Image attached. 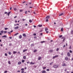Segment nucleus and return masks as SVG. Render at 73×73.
<instances>
[{
    "instance_id": "f257e3e1",
    "label": "nucleus",
    "mask_w": 73,
    "mask_h": 73,
    "mask_svg": "<svg viewBox=\"0 0 73 73\" xmlns=\"http://www.w3.org/2000/svg\"><path fill=\"white\" fill-rule=\"evenodd\" d=\"M59 66V65L58 64H55L53 66V67L54 68H57Z\"/></svg>"
},
{
    "instance_id": "f03ea898",
    "label": "nucleus",
    "mask_w": 73,
    "mask_h": 73,
    "mask_svg": "<svg viewBox=\"0 0 73 73\" xmlns=\"http://www.w3.org/2000/svg\"><path fill=\"white\" fill-rule=\"evenodd\" d=\"M58 57V55H56L55 56H54L53 57V58H56V57Z\"/></svg>"
},
{
    "instance_id": "7ed1b4c3",
    "label": "nucleus",
    "mask_w": 73,
    "mask_h": 73,
    "mask_svg": "<svg viewBox=\"0 0 73 73\" xmlns=\"http://www.w3.org/2000/svg\"><path fill=\"white\" fill-rule=\"evenodd\" d=\"M66 64H65V63H63L62 64V66H66Z\"/></svg>"
},
{
    "instance_id": "20e7f679",
    "label": "nucleus",
    "mask_w": 73,
    "mask_h": 73,
    "mask_svg": "<svg viewBox=\"0 0 73 73\" xmlns=\"http://www.w3.org/2000/svg\"><path fill=\"white\" fill-rule=\"evenodd\" d=\"M62 39H63V40H62V42H64V41H65V37H62Z\"/></svg>"
},
{
    "instance_id": "39448f33",
    "label": "nucleus",
    "mask_w": 73,
    "mask_h": 73,
    "mask_svg": "<svg viewBox=\"0 0 73 73\" xmlns=\"http://www.w3.org/2000/svg\"><path fill=\"white\" fill-rule=\"evenodd\" d=\"M19 26H17L15 27L14 29H19Z\"/></svg>"
},
{
    "instance_id": "423d86ee",
    "label": "nucleus",
    "mask_w": 73,
    "mask_h": 73,
    "mask_svg": "<svg viewBox=\"0 0 73 73\" xmlns=\"http://www.w3.org/2000/svg\"><path fill=\"white\" fill-rule=\"evenodd\" d=\"M67 55L68 56V57H69L70 56V53H69V52H68L67 53Z\"/></svg>"
},
{
    "instance_id": "0eeeda50",
    "label": "nucleus",
    "mask_w": 73,
    "mask_h": 73,
    "mask_svg": "<svg viewBox=\"0 0 73 73\" xmlns=\"http://www.w3.org/2000/svg\"><path fill=\"white\" fill-rule=\"evenodd\" d=\"M18 65H20V64H21V62H19L18 63Z\"/></svg>"
},
{
    "instance_id": "6e6552de",
    "label": "nucleus",
    "mask_w": 73,
    "mask_h": 73,
    "mask_svg": "<svg viewBox=\"0 0 73 73\" xmlns=\"http://www.w3.org/2000/svg\"><path fill=\"white\" fill-rule=\"evenodd\" d=\"M35 63V62L34 63H33L32 62H31L30 63V64H32V65H34Z\"/></svg>"
},
{
    "instance_id": "1a4fd4ad",
    "label": "nucleus",
    "mask_w": 73,
    "mask_h": 73,
    "mask_svg": "<svg viewBox=\"0 0 73 73\" xmlns=\"http://www.w3.org/2000/svg\"><path fill=\"white\" fill-rule=\"evenodd\" d=\"M17 53V52L16 51H13V54H16Z\"/></svg>"
},
{
    "instance_id": "9d476101",
    "label": "nucleus",
    "mask_w": 73,
    "mask_h": 73,
    "mask_svg": "<svg viewBox=\"0 0 73 73\" xmlns=\"http://www.w3.org/2000/svg\"><path fill=\"white\" fill-rule=\"evenodd\" d=\"M65 60H66V61H67V60H68V57H66L65 58Z\"/></svg>"
},
{
    "instance_id": "9b49d317",
    "label": "nucleus",
    "mask_w": 73,
    "mask_h": 73,
    "mask_svg": "<svg viewBox=\"0 0 73 73\" xmlns=\"http://www.w3.org/2000/svg\"><path fill=\"white\" fill-rule=\"evenodd\" d=\"M41 59V57L40 56L38 57V60H40V59Z\"/></svg>"
},
{
    "instance_id": "f8f14e48",
    "label": "nucleus",
    "mask_w": 73,
    "mask_h": 73,
    "mask_svg": "<svg viewBox=\"0 0 73 73\" xmlns=\"http://www.w3.org/2000/svg\"><path fill=\"white\" fill-rule=\"evenodd\" d=\"M23 36H24V37H26V35L25 34H23Z\"/></svg>"
},
{
    "instance_id": "ddd939ff",
    "label": "nucleus",
    "mask_w": 73,
    "mask_h": 73,
    "mask_svg": "<svg viewBox=\"0 0 73 73\" xmlns=\"http://www.w3.org/2000/svg\"><path fill=\"white\" fill-rule=\"evenodd\" d=\"M7 37V36L6 35H4V36H2V38H3V37L6 38Z\"/></svg>"
},
{
    "instance_id": "4468645a",
    "label": "nucleus",
    "mask_w": 73,
    "mask_h": 73,
    "mask_svg": "<svg viewBox=\"0 0 73 73\" xmlns=\"http://www.w3.org/2000/svg\"><path fill=\"white\" fill-rule=\"evenodd\" d=\"M19 38H20V39H21V38H22V35H20L19 36Z\"/></svg>"
},
{
    "instance_id": "2eb2a0df",
    "label": "nucleus",
    "mask_w": 73,
    "mask_h": 73,
    "mask_svg": "<svg viewBox=\"0 0 73 73\" xmlns=\"http://www.w3.org/2000/svg\"><path fill=\"white\" fill-rule=\"evenodd\" d=\"M46 73V71L45 70H44L42 71V73Z\"/></svg>"
},
{
    "instance_id": "dca6fc26",
    "label": "nucleus",
    "mask_w": 73,
    "mask_h": 73,
    "mask_svg": "<svg viewBox=\"0 0 73 73\" xmlns=\"http://www.w3.org/2000/svg\"><path fill=\"white\" fill-rule=\"evenodd\" d=\"M11 13V12H9L7 14V16H9V14H10V13Z\"/></svg>"
},
{
    "instance_id": "f3484780",
    "label": "nucleus",
    "mask_w": 73,
    "mask_h": 73,
    "mask_svg": "<svg viewBox=\"0 0 73 73\" xmlns=\"http://www.w3.org/2000/svg\"><path fill=\"white\" fill-rule=\"evenodd\" d=\"M9 54H10V55H11V54H12V53L11 52H9Z\"/></svg>"
},
{
    "instance_id": "a211bd4d",
    "label": "nucleus",
    "mask_w": 73,
    "mask_h": 73,
    "mask_svg": "<svg viewBox=\"0 0 73 73\" xmlns=\"http://www.w3.org/2000/svg\"><path fill=\"white\" fill-rule=\"evenodd\" d=\"M45 31H48V29L47 28H45Z\"/></svg>"
},
{
    "instance_id": "6ab92c4d",
    "label": "nucleus",
    "mask_w": 73,
    "mask_h": 73,
    "mask_svg": "<svg viewBox=\"0 0 73 73\" xmlns=\"http://www.w3.org/2000/svg\"><path fill=\"white\" fill-rule=\"evenodd\" d=\"M8 64H9L10 65H11V61H9L8 62Z\"/></svg>"
},
{
    "instance_id": "aec40b11",
    "label": "nucleus",
    "mask_w": 73,
    "mask_h": 73,
    "mask_svg": "<svg viewBox=\"0 0 73 73\" xmlns=\"http://www.w3.org/2000/svg\"><path fill=\"white\" fill-rule=\"evenodd\" d=\"M46 18V19H49V16H47Z\"/></svg>"
},
{
    "instance_id": "412c9836",
    "label": "nucleus",
    "mask_w": 73,
    "mask_h": 73,
    "mask_svg": "<svg viewBox=\"0 0 73 73\" xmlns=\"http://www.w3.org/2000/svg\"><path fill=\"white\" fill-rule=\"evenodd\" d=\"M27 49L24 50H23V52H25V51H27Z\"/></svg>"
},
{
    "instance_id": "4be33fe9",
    "label": "nucleus",
    "mask_w": 73,
    "mask_h": 73,
    "mask_svg": "<svg viewBox=\"0 0 73 73\" xmlns=\"http://www.w3.org/2000/svg\"><path fill=\"white\" fill-rule=\"evenodd\" d=\"M23 58H24V59H26V56H24L23 57Z\"/></svg>"
},
{
    "instance_id": "5701e85b",
    "label": "nucleus",
    "mask_w": 73,
    "mask_h": 73,
    "mask_svg": "<svg viewBox=\"0 0 73 73\" xmlns=\"http://www.w3.org/2000/svg\"><path fill=\"white\" fill-rule=\"evenodd\" d=\"M53 52V50H50V52Z\"/></svg>"
},
{
    "instance_id": "b1692460",
    "label": "nucleus",
    "mask_w": 73,
    "mask_h": 73,
    "mask_svg": "<svg viewBox=\"0 0 73 73\" xmlns=\"http://www.w3.org/2000/svg\"><path fill=\"white\" fill-rule=\"evenodd\" d=\"M0 32L1 33H4V31H1Z\"/></svg>"
},
{
    "instance_id": "393cba45",
    "label": "nucleus",
    "mask_w": 73,
    "mask_h": 73,
    "mask_svg": "<svg viewBox=\"0 0 73 73\" xmlns=\"http://www.w3.org/2000/svg\"><path fill=\"white\" fill-rule=\"evenodd\" d=\"M37 52V50L36 49L35 50H34V52Z\"/></svg>"
},
{
    "instance_id": "a878e982",
    "label": "nucleus",
    "mask_w": 73,
    "mask_h": 73,
    "mask_svg": "<svg viewBox=\"0 0 73 73\" xmlns=\"http://www.w3.org/2000/svg\"><path fill=\"white\" fill-rule=\"evenodd\" d=\"M18 34H19V33H17L16 34H15V35H14V36H16L17 35H18Z\"/></svg>"
},
{
    "instance_id": "bb28decb",
    "label": "nucleus",
    "mask_w": 73,
    "mask_h": 73,
    "mask_svg": "<svg viewBox=\"0 0 73 73\" xmlns=\"http://www.w3.org/2000/svg\"><path fill=\"white\" fill-rule=\"evenodd\" d=\"M29 22H30V23H32V20H31L30 19L29 20Z\"/></svg>"
},
{
    "instance_id": "cd10ccee",
    "label": "nucleus",
    "mask_w": 73,
    "mask_h": 73,
    "mask_svg": "<svg viewBox=\"0 0 73 73\" xmlns=\"http://www.w3.org/2000/svg\"><path fill=\"white\" fill-rule=\"evenodd\" d=\"M42 25H38V27H42Z\"/></svg>"
},
{
    "instance_id": "c85d7f7f",
    "label": "nucleus",
    "mask_w": 73,
    "mask_h": 73,
    "mask_svg": "<svg viewBox=\"0 0 73 73\" xmlns=\"http://www.w3.org/2000/svg\"><path fill=\"white\" fill-rule=\"evenodd\" d=\"M25 61V60H22V62L23 63V62H24Z\"/></svg>"
},
{
    "instance_id": "c756f323",
    "label": "nucleus",
    "mask_w": 73,
    "mask_h": 73,
    "mask_svg": "<svg viewBox=\"0 0 73 73\" xmlns=\"http://www.w3.org/2000/svg\"><path fill=\"white\" fill-rule=\"evenodd\" d=\"M15 26H17V25H19V24H17L16 25L15 24L14 25Z\"/></svg>"
},
{
    "instance_id": "7c9ffc66",
    "label": "nucleus",
    "mask_w": 73,
    "mask_h": 73,
    "mask_svg": "<svg viewBox=\"0 0 73 73\" xmlns=\"http://www.w3.org/2000/svg\"><path fill=\"white\" fill-rule=\"evenodd\" d=\"M5 56H8V55L7 54L5 53Z\"/></svg>"
},
{
    "instance_id": "2f4dec72",
    "label": "nucleus",
    "mask_w": 73,
    "mask_h": 73,
    "mask_svg": "<svg viewBox=\"0 0 73 73\" xmlns=\"http://www.w3.org/2000/svg\"><path fill=\"white\" fill-rule=\"evenodd\" d=\"M61 31L62 32V31H63V28H62L61 29Z\"/></svg>"
},
{
    "instance_id": "473e14b6",
    "label": "nucleus",
    "mask_w": 73,
    "mask_h": 73,
    "mask_svg": "<svg viewBox=\"0 0 73 73\" xmlns=\"http://www.w3.org/2000/svg\"><path fill=\"white\" fill-rule=\"evenodd\" d=\"M62 15H63V13H62L61 14H60L59 15V16H61Z\"/></svg>"
},
{
    "instance_id": "72a5a7b5",
    "label": "nucleus",
    "mask_w": 73,
    "mask_h": 73,
    "mask_svg": "<svg viewBox=\"0 0 73 73\" xmlns=\"http://www.w3.org/2000/svg\"><path fill=\"white\" fill-rule=\"evenodd\" d=\"M41 42L42 43H44V42H45V41H41Z\"/></svg>"
},
{
    "instance_id": "f704fd0d",
    "label": "nucleus",
    "mask_w": 73,
    "mask_h": 73,
    "mask_svg": "<svg viewBox=\"0 0 73 73\" xmlns=\"http://www.w3.org/2000/svg\"><path fill=\"white\" fill-rule=\"evenodd\" d=\"M62 37V35H61L59 36V37L60 38H61V37Z\"/></svg>"
},
{
    "instance_id": "c9c22d12",
    "label": "nucleus",
    "mask_w": 73,
    "mask_h": 73,
    "mask_svg": "<svg viewBox=\"0 0 73 73\" xmlns=\"http://www.w3.org/2000/svg\"><path fill=\"white\" fill-rule=\"evenodd\" d=\"M59 50V49L58 48H57L56 49V51L57 52H58V50Z\"/></svg>"
},
{
    "instance_id": "e433bc0d",
    "label": "nucleus",
    "mask_w": 73,
    "mask_h": 73,
    "mask_svg": "<svg viewBox=\"0 0 73 73\" xmlns=\"http://www.w3.org/2000/svg\"><path fill=\"white\" fill-rule=\"evenodd\" d=\"M53 62H52L50 64V65H52V64H53Z\"/></svg>"
},
{
    "instance_id": "4c0bfd02",
    "label": "nucleus",
    "mask_w": 73,
    "mask_h": 73,
    "mask_svg": "<svg viewBox=\"0 0 73 73\" xmlns=\"http://www.w3.org/2000/svg\"><path fill=\"white\" fill-rule=\"evenodd\" d=\"M24 70H22V71H21V73H24Z\"/></svg>"
},
{
    "instance_id": "58836bf2",
    "label": "nucleus",
    "mask_w": 73,
    "mask_h": 73,
    "mask_svg": "<svg viewBox=\"0 0 73 73\" xmlns=\"http://www.w3.org/2000/svg\"><path fill=\"white\" fill-rule=\"evenodd\" d=\"M21 70H24V69L23 68H22L21 69Z\"/></svg>"
},
{
    "instance_id": "ea45409f",
    "label": "nucleus",
    "mask_w": 73,
    "mask_h": 73,
    "mask_svg": "<svg viewBox=\"0 0 73 73\" xmlns=\"http://www.w3.org/2000/svg\"><path fill=\"white\" fill-rule=\"evenodd\" d=\"M8 34H9V35H11V32H8Z\"/></svg>"
},
{
    "instance_id": "a19ab883",
    "label": "nucleus",
    "mask_w": 73,
    "mask_h": 73,
    "mask_svg": "<svg viewBox=\"0 0 73 73\" xmlns=\"http://www.w3.org/2000/svg\"><path fill=\"white\" fill-rule=\"evenodd\" d=\"M43 69H46V67H43Z\"/></svg>"
},
{
    "instance_id": "79ce46f5",
    "label": "nucleus",
    "mask_w": 73,
    "mask_h": 73,
    "mask_svg": "<svg viewBox=\"0 0 73 73\" xmlns=\"http://www.w3.org/2000/svg\"><path fill=\"white\" fill-rule=\"evenodd\" d=\"M7 73V71H4V73Z\"/></svg>"
},
{
    "instance_id": "37998d69",
    "label": "nucleus",
    "mask_w": 73,
    "mask_h": 73,
    "mask_svg": "<svg viewBox=\"0 0 73 73\" xmlns=\"http://www.w3.org/2000/svg\"><path fill=\"white\" fill-rule=\"evenodd\" d=\"M33 46V44H32L31 45V46Z\"/></svg>"
},
{
    "instance_id": "c03bdc74",
    "label": "nucleus",
    "mask_w": 73,
    "mask_h": 73,
    "mask_svg": "<svg viewBox=\"0 0 73 73\" xmlns=\"http://www.w3.org/2000/svg\"><path fill=\"white\" fill-rule=\"evenodd\" d=\"M8 29V28H5V30H7Z\"/></svg>"
},
{
    "instance_id": "a18cd8bd",
    "label": "nucleus",
    "mask_w": 73,
    "mask_h": 73,
    "mask_svg": "<svg viewBox=\"0 0 73 73\" xmlns=\"http://www.w3.org/2000/svg\"><path fill=\"white\" fill-rule=\"evenodd\" d=\"M46 71H49V69H46Z\"/></svg>"
},
{
    "instance_id": "49530a36",
    "label": "nucleus",
    "mask_w": 73,
    "mask_h": 73,
    "mask_svg": "<svg viewBox=\"0 0 73 73\" xmlns=\"http://www.w3.org/2000/svg\"><path fill=\"white\" fill-rule=\"evenodd\" d=\"M11 45H12V44L10 43L9 44V46H11Z\"/></svg>"
},
{
    "instance_id": "de8ad7c7",
    "label": "nucleus",
    "mask_w": 73,
    "mask_h": 73,
    "mask_svg": "<svg viewBox=\"0 0 73 73\" xmlns=\"http://www.w3.org/2000/svg\"><path fill=\"white\" fill-rule=\"evenodd\" d=\"M14 10V11H16V10H17V9H16V8H15Z\"/></svg>"
},
{
    "instance_id": "09e8293b",
    "label": "nucleus",
    "mask_w": 73,
    "mask_h": 73,
    "mask_svg": "<svg viewBox=\"0 0 73 73\" xmlns=\"http://www.w3.org/2000/svg\"><path fill=\"white\" fill-rule=\"evenodd\" d=\"M46 21L47 22H48V21H49V20H48V19H46Z\"/></svg>"
},
{
    "instance_id": "8fccbe9b",
    "label": "nucleus",
    "mask_w": 73,
    "mask_h": 73,
    "mask_svg": "<svg viewBox=\"0 0 73 73\" xmlns=\"http://www.w3.org/2000/svg\"><path fill=\"white\" fill-rule=\"evenodd\" d=\"M30 62H29V61H28L27 62V64H29V63H30Z\"/></svg>"
},
{
    "instance_id": "3c124183",
    "label": "nucleus",
    "mask_w": 73,
    "mask_h": 73,
    "mask_svg": "<svg viewBox=\"0 0 73 73\" xmlns=\"http://www.w3.org/2000/svg\"><path fill=\"white\" fill-rule=\"evenodd\" d=\"M46 33H49V31H46Z\"/></svg>"
},
{
    "instance_id": "603ef678",
    "label": "nucleus",
    "mask_w": 73,
    "mask_h": 73,
    "mask_svg": "<svg viewBox=\"0 0 73 73\" xmlns=\"http://www.w3.org/2000/svg\"><path fill=\"white\" fill-rule=\"evenodd\" d=\"M70 53H72V51L71 50H70Z\"/></svg>"
},
{
    "instance_id": "864d4df0",
    "label": "nucleus",
    "mask_w": 73,
    "mask_h": 73,
    "mask_svg": "<svg viewBox=\"0 0 73 73\" xmlns=\"http://www.w3.org/2000/svg\"><path fill=\"white\" fill-rule=\"evenodd\" d=\"M22 20L23 21H25V20H25V19H23Z\"/></svg>"
},
{
    "instance_id": "5fc2aeb1",
    "label": "nucleus",
    "mask_w": 73,
    "mask_h": 73,
    "mask_svg": "<svg viewBox=\"0 0 73 73\" xmlns=\"http://www.w3.org/2000/svg\"><path fill=\"white\" fill-rule=\"evenodd\" d=\"M33 35H34V36H36V34L34 33V34Z\"/></svg>"
},
{
    "instance_id": "6e6d98bb",
    "label": "nucleus",
    "mask_w": 73,
    "mask_h": 73,
    "mask_svg": "<svg viewBox=\"0 0 73 73\" xmlns=\"http://www.w3.org/2000/svg\"><path fill=\"white\" fill-rule=\"evenodd\" d=\"M9 38H10V39H12V37H9Z\"/></svg>"
},
{
    "instance_id": "4d7b16f0",
    "label": "nucleus",
    "mask_w": 73,
    "mask_h": 73,
    "mask_svg": "<svg viewBox=\"0 0 73 73\" xmlns=\"http://www.w3.org/2000/svg\"><path fill=\"white\" fill-rule=\"evenodd\" d=\"M69 49H71L72 48H71V46H70Z\"/></svg>"
},
{
    "instance_id": "13d9d810",
    "label": "nucleus",
    "mask_w": 73,
    "mask_h": 73,
    "mask_svg": "<svg viewBox=\"0 0 73 73\" xmlns=\"http://www.w3.org/2000/svg\"><path fill=\"white\" fill-rule=\"evenodd\" d=\"M40 36H42V33H41L40 34Z\"/></svg>"
},
{
    "instance_id": "bf43d9fd",
    "label": "nucleus",
    "mask_w": 73,
    "mask_h": 73,
    "mask_svg": "<svg viewBox=\"0 0 73 73\" xmlns=\"http://www.w3.org/2000/svg\"><path fill=\"white\" fill-rule=\"evenodd\" d=\"M12 32H13V30H12L11 31H10L11 33H12Z\"/></svg>"
},
{
    "instance_id": "052dcab7",
    "label": "nucleus",
    "mask_w": 73,
    "mask_h": 73,
    "mask_svg": "<svg viewBox=\"0 0 73 73\" xmlns=\"http://www.w3.org/2000/svg\"><path fill=\"white\" fill-rule=\"evenodd\" d=\"M33 27H34V28H36V26L35 25H34Z\"/></svg>"
},
{
    "instance_id": "680f3d73",
    "label": "nucleus",
    "mask_w": 73,
    "mask_h": 73,
    "mask_svg": "<svg viewBox=\"0 0 73 73\" xmlns=\"http://www.w3.org/2000/svg\"><path fill=\"white\" fill-rule=\"evenodd\" d=\"M25 26H27L28 25V24H25Z\"/></svg>"
},
{
    "instance_id": "e2e57ef3",
    "label": "nucleus",
    "mask_w": 73,
    "mask_h": 73,
    "mask_svg": "<svg viewBox=\"0 0 73 73\" xmlns=\"http://www.w3.org/2000/svg\"><path fill=\"white\" fill-rule=\"evenodd\" d=\"M33 13H34V14H36V13L35 12H34Z\"/></svg>"
},
{
    "instance_id": "0e129e2a",
    "label": "nucleus",
    "mask_w": 73,
    "mask_h": 73,
    "mask_svg": "<svg viewBox=\"0 0 73 73\" xmlns=\"http://www.w3.org/2000/svg\"><path fill=\"white\" fill-rule=\"evenodd\" d=\"M61 55H63V52H62V53L61 54Z\"/></svg>"
},
{
    "instance_id": "69168bd1",
    "label": "nucleus",
    "mask_w": 73,
    "mask_h": 73,
    "mask_svg": "<svg viewBox=\"0 0 73 73\" xmlns=\"http://www.w3.org/2000/svg\"><path fill=\"white\" fill-rule=\"evenodd\" d=\"M65 45H64L63 47V48H64V47H65Z\"/></svg>"
},
{
    "instance_id": "338daca9",
    "label": "nucleus",
    "mask_w": 73,
    "mask_h": 73,
    "mask_svg": "<svg viewBox=\"0 0 73 73\" xmlns=\"http://www.w3.org/2000/svg\"><path fill=\"white\" fill-rule=\"evenodd\" d=\"M27 11H25V14H27Z\"/></svg>"
},
{
    "instance_id": "774afa93",
    "label": "nucleus",
    "mask_w": 73,
    "mask_h": 73,
    "mask_svg": "<svg viewBox=\"0 0 73 73\" xmlns=\"http://www.w3.org/2000/svg\"><path fill=\"white\" fill-rule=\"evenodd\" d=\"M12 9V7L10 8V10H11Z\"/></svg>"
}]
</instances>
